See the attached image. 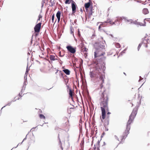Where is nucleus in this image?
I'll list each match as a JSON object with an SVG mask.
<instances>
[{"mask_svg": "<svg viewBox=\"0 0 150 150\" xmlns=\"http://www.w3.org/2000/svg\"><path fill=\"white\" fill-rule=\"evenodd\" d=\"M14 148V147H13V148H12V149H13V148Z\"/></svg>", "mask_w": 150, "mask_h": 150, "instance_id": "nucleus-61", "label": "nucleus"}, {"mask_svg": "<svg viewBox=\"0 0 150 150\" xmlns=\"http://www.w3.org/2000/svg\"><path fill=\"white\" fill-rule=\"evenodd\" d=\"M114 137V138H115V139H116L118 141H119V142L120 141L119 140V138H118V137H117L116 135H115Z\"/></svg>", "mask_w": 150, "mask_h": 150, "instance_id": "nucleus-32", "label": "nucleus"}, {"mask_svg": "<svg viewBox=\"0 0 150 150\" xmlns=\"http://www.w3.org/2000/svg\"><path fill=\"white\" fill-rule=\"evenodd\" d=\"M78 35L79 36H80V34L79 30V29H78Z\"/></svg>", "mask_w": 150, "mask_h": 150, "instance_id": "nucleus-38", "label": "nucleus"}, {"mask_svg": "<svg viewBox=\"0 0 150 150\" xmlns=\"http://www.w3.org/2000/svg\"><path fill=\"white\" fill-rule=\"evenodd\" d=\"M39 117L41 119H45V116L42 114H40L39 115Z\"/></svg>", "mask_w": 150, "mask_h": 150, "instance_id": "nucleus-24", "label": "nucleus"}, {"mask_svg": "<svg viewBox=\"0 0 150 150\" xmlns=\"http://www.w3.org/2000/svg\"><path fill=\"white\" fill-rule=\"evenodd\" d=\"M90 10L88 12V14L90 16H91L92 15V13L94 12L93 11V7L92 6H91L89 8Z\"/></svg>", "mask_w": 150, "mask_h": 150, "instance_id": "nucleus-15", "label": "nucleus"}, {"mask_svg": "<svg viewBox=\"0 0 150 150\" xmlns=\"http://www.w3.org/2000/svg\"><path fill=\"white\" fill-rule=\"evenodd\" d=\"M68 51L70 52V53L74 54L76 52V48H74L71 46H68L66 47Z\"/></svg>", "mask_w": 150, "mask_h": 150, "instance_id": "nucleus-6", "label": "nucleus"}, {"mask_svg": "<svg viewBox=\"0 0 150 150\" xmlns=\"http://www.w3.org/2000/svg\"><path fill=\"white\" fill-rule=\"evenodd\" d=\"M137 2H139V3H141L142 1H140V0H137Z\"/></svg>", "mask_w": 150, "mask_h": 150, "instance_id": "nucleus-40", "label": "nucleus"}, {"mask_svg": "<svg viewBox=\"0 0 150 150\" xmlns=\"http://www.w3.org/2000/svg\"><path fill=\"white\" fill-rule=\"evenodd\" d=\"M50 59L51 61H54L57 60V59L55 58V56L53 55H51L50 56Z\"/></svg>", "mask_w": 150, "mask_h": 150, "instance_id": "nucleus-16", "label": "nucleus"}, {"mask_svg": "<svg viewBox=\"0 0 150 150\" xmlns=\"http://www.w3.org/2000/svg\"><path fill=\"white\" fill-rule=\"evenodd\" d=\"M101 69L99 68L98 70V72H96L99 76V83L100 84L101 88L103 85L102 84L104 82V80L103 79V76H104L103 75L100 74V71H101Z\"/></svg>", "mask_w": 150, "mask_h": 150, "instance_id": "nucleus-4", "label": "nucleus"}, {"mask_svg": "<svg viewBox=\"0 0 150 150\" xmlns=\"http://www.w3.org/2000/svg\"><path fill=\"white\" fill-rule=\"evenodd\" d=\"M14 148V147H13V148H12V149H13V148Z\"/></svg>", "mask_w": 150, "mask_h": 150, "instance_id": "nucleus-60", "label": "nucleus"}, {"mask_svg": "<svg viewBox=\"0 0 150 150\" xmlns=\"http://www.w3.org/2000/svg\"><path fill=\"white\" fill-rule=\"evenodd\" d=\"M137 108H134L130 115L126 125V129L123 133V135L121 136V140L119 144L123 143L122 140L125 139L129 134L130 129V124L133 122V121L137 114Z\"/></svg>", "mask_w": 150, "mask_h": 150, "instance_id": "nucleus-1", "label": "nucleus"}, {"mask_svg": "<svg viewBox=\"0 0 150 150\" xmlns=\"http://www.w3.org/2000/svg\"><path fill=\"white\" fill-rule=\"evenodd\" d=\"M44 3H45V2L44 1V0H43L41 2V4H42L41 7H42V8L43 7V5H44Z\"/></svg>", "mask_w": 150, "mask_h": 150, "instance_id": "nucleus-34", "label": "nucleus"}, {"mask_svg": "<svg viewBox=\"0 0 150 150\" xmlns=\"http://www.w3.org/2000/svg\"><path fill=\"white\" fill-rule=\"evenodd\" d=\"M132 23H133L134 24L137 25H138V22H137L136 21H132Z\"/></svg>", "mask_w": 150, "mask_h": 150, "instance_id": "nucleus-29", "label": "nucleus"}, {"mask_svg": "<svg viewBox=\"0 0 150 150\" xmlns=\"http://www.w3.org/2000/svg\"><path fill=\"white\" fill-rule=\"evenodd\" d=\"M87 49L86 48H85L84 49V51H86V50Z\"/></svg>", "mask_w": 150, "mask_h": 150, "instance_id": "nucleus-46", "label": "nucleus"}, {"mask_svg": "<svg viewBox=\"0 0 150 150\" xmlns=\"http://www.w3.org/2000/svg\"><path fill=\"white\" fill-rule=\"evenodd\" d=\"M148 1H150V0H148Z\"/></svg>", "mask_w": 150, "mask_h": 150, "instance_id": "nucleus-58", "label": "nucleus"}, {"mask_svg": "<svg viewBox=\"0 0 150 150\" xmlns=\"http://www.w3.org/2000/svg\"><path fill=\"white\" fill-rule=\"evenodd\" d=\"M62 69L64 68V67H62Z\"/></svg>", "mask_w": 150, "mask_h": 150, "instance_id": "nucleus-57", "label": "nucleus"}, {"mask_svg": "<svg viewBox=\"0 0 150 150\" xmlns=\"http://www.w3.org/2000/svg\"><path fill=\"white\" fill-rule=\"evenodd\" d=\"M146 1H145V2H144V3H142V4H144V5H145V4H146V3H145V2H146Z\"/></svg>", "mask_w": 150, "mask_h": 150, "instance_id": "nucleus-44", "label": "nucleus"}, {"mask_svg": "<svg viewBox=\"0 0 150 150\" xmlns=\"http://www.w3.org/2000/svg\"><path fill=\"white\" fill-rule=\"evenodd\" d=\"M99 23H101V24L98 27V30H100L101 28L105 26L104 25L105 23H109L111 25H114V22L112 21V20H111L110 19H108L104 23L100 22Z\"/></svg>", "mask_w": 150, "mask_h": 150, "instance_id": "nucleus-5", "label": "nucleus"}, {"mask_svg": "<svg viewBox=\"0 0 150 150\" xmlns=\"http://www.w3.org/2000/svg\"><path fill=\"white\" fill-rule=\"evenodd\" d=\"M108 128H105V130L106 131H108Z\"/></svg>", "mask_w": 150, "mask_h": 150, "instance_id": "nucleus-45", "label": "nucleus"}, {"mask_svg": "<svg viewBox=\"0 0 150 150\" xmlns=\"http://www.w3.org/2000/svg\"><path fill=\"white\" fill-rule=\"evenodd\" d=\"M16 101V100H12L11 101H10V102H8V103L6 105H5V106H4L3 107L1 108V112L2 110V109H3L6 106H7V105L10 106V105H11V103H12V102H14V101ZM1 113H0V115L1 114Z\"/></svg>", "mask_w": 150, "mask_h": 150, "instance_id": "nucleus-14", "label": "nucleus"}, {"mask_svg": "<svg viewBox=\"0 0 150 150\" xmlns=\"http://www.w3.org/2000/svg\"><path fill=\"white\" fill-rule=\"evenodd\" d=\"M114 45L115 47L117 48H120V44L118 43L115 42Z\"/></svg>", "mask_w": 150, "mask_h": 150, "instance_id": "nucleus-22", "label": "nucleus"}, {"mask_svg": "<svg viewBox=\"0 0 150 150\" xmlns=\"http://www.w3.org/2000/svg\"><path fill=\"white\" fill-rule=\"evenodd\" d=\"M111 9V8H109L108 9V11H109Z\"/></svg>", "mask_w": 150, "mask_h": 150, "instance_id": "nucleus-47", "label": "nucleus"}, {"mask_svg": "<svg viewBox=\"0 0 150 150\" xmlns=\"http://www.w3.org/2000/svg\"><path fill=\"white\" fill-rule=\"evenodd\" d=\"M123 19L124 21L127 22V23L129 24L132 23V19H128L126 17H123Z\"/></svg>", "mask_w": 150, "mask_h": 150, "instance_id": "nucleus-12", "label": "nucleus"}, {"mask_svg": "<svg viewBox=\"0 0 150 150\" xmlns=\"http://www.w3.org/2000/svg\"><path fill=\"white\" fill-rule=\"evenodd\" d=\"M56 21H57V19L56 20V21H55L54 23H55V22H56Z\"/></svg>", "mask_w": 150, "mask_h": 150, "instance_id": "nucleus-56", "label": "nucleus"}, {"mask_svg": "<svg viewBox=\"0 0 150 150\" xmlns=\"http://www.w3.org/2000/svg\"><path fill=\"white\" fill-rule=\"evenodd\" d=\"M91 0H89V1L87 3H85L84 7L85 8L86 12H88V8H89L91 6Z\"/></svg>", "mask_w": 150, "mask_h": 150, "instance_id": "nucleus-9", "label": "nucleus"}, {"mask_svg": "<svg viewBox=\"0 0 150 150\" xmlns=\"http://www.w3.org/2000/svg\"><path fill=\"white\" fill-rule=\"evenodd\" d=\"M54 14L52 15V22L53 23V22H54Z\"/></svg>", "mask_w": 150, "mask_h": 150, "instance_id": "nucleus-30", "label": "nucleus"}, {"mask_svg": "<svg viewBox=\"0 0 150 150\" xmlns=\"http://www.w3.org/2000/svg\"><path fill=\"white\" fill-rule=\"evenodd\" d=\"M126 49H125L124 50L122 51L120 54L119 56H120V55H122L123 54L125 53V51H126Z\"/></svg>", "mask_w": 150, "mask_h": 150, "instance_id": "nucleus-27", "label": "nucleus"}, {"mask_svg": "<svg viewBox=\"0 0 150 150\" xmlns=\"http://www.w3.org/2000/svg\"><path fill=\"white\" fill-rule=\"evenodd\" d=\"M61 12L59 11H58L57 13L56 14V17L57 19V22L58 23H59V22L60 19V16H61Z\"/></svg>", "mask_w": 150, "mask_h": 150, "instance_id": "nucleus-11", "label": "nucleus"}, {"mask_svg": "<svg viewBox=\"0 0 150 150\" xmlns=\"http://www.w3.org/2000/svg\"><path fill=\"white\" fill-rule=\"evenodd\" d=\"M18 99V100H19V98H18V99Z\"/></svg>", "mask_w": 150, "mask_h": 150, "instance_id": "nucleus-63", "label": "nucleus"}, {"mask_svg": "<svg viewBox=\"0 0 150 150\" xmlns=\"http://www.w3.org/2000/svg\"><path fill=\"white\" fill-rule=\"evenodd\" d=\"M102 98H101L102 102L100 103L101 109L102 111V117L103 119H105V110H108V98L107 96L104 97L103 93L102 95Z\"/></svg>", "mask_w": 150, "mask_h": 150, "instance_id": "nucleus-2", "label": "nucleus"}, {"mask_svg": "<svg viewBox=\"0 0 150 150\" xmlns=\"http://www.w3.org/2000/svg\"><path fill=\"white\" fill-rule=\"evenodd\" d=\"M71 8L72 13H74L76 11V5L75 3L73 1L71 3Z\"/></svg>", "mask_w": 150, "mask_h": 150, "instance_id": "nucleus-8", "label": "nucleus"}, {"mask_svg": "<svg viewBox=\"0 0 150 150\" xmlns=\"http://www.w3.org/2000/svg\"><path fill=\"white\" fill-rule=\"evenodd\" d=\"M63 71L67 75H69L70 74V71L68 69H64Z\"/></svg>", "mask_w": 150, "mask_h": 150, "instance_id": "nucleus-19", "label": "nucleus"}, {"mask_svg": "<svg viewBox=\"0 0 150 150\" xmlns=\"http://www.w3.org/2000/svg\"><path fill=\"white\" fill-rule=\"evenodd\" d=\"M69 96L72 97V96L73 94H72V90L71 89H70L69 90Z\"/></svg>", "mask_w": 150, "mask_h": 150, "instance_id": "nucleus-23", "label": "nucleus"}, {"mask_svg": "<svg viewBox=\"0 0 150 150\" xmlns=\"http://www.w3.org/2000/svg\"><path fill=\"white\" fill-rule=\"evenodd\" d=\"M40 20V18H38V21H39V20Z\"/></svg>", "mask_w": 150, "mask_h": 150, "instance_id": "nucleus-50", "label": "nucleus"}, {"mask_svg": "<svg viewBox=\"0 0 150 150\" xmlns=\"http://www.w3.org/2000/svg\"><path fill=\"white\" fill-rule=\"evenodd\" d=\"M63 21H64V23H65V20H64V19Z\"/></svg>", "mask_w": 150, "mask_h": 150, "instance_id": "nucleus-53", "label": "nucleus"}, {"mask_svg": "<svg viewBox=\"0 0 150 150\" xmlns=\"http://www.w3.org/2000/svg\"><path fill=\"white\" fill-rule=\"evenodd\" d=\"M42 16L40 14H39V15L38 16V18H42Z\"/></svg>", "mask_w": 150, "mask_h": 150, "instance_id": "nucleus-39", "label": "nucleus"}, {"mask_svg": "<svg viewBox=\"0 0 150 150\" xmlns=\"http://www.w3.org/2000/svg\"><path fill=\"white\" fill-rule=\"evenodd\" d=\"M25 87H24V86H23V88L21 90V92H22V91H23V90H25Z\"/></svg>", "mask_w": 150, "mask_h": 150, "instance_id": "nucleus-42", "label": "nucleus"}, {"mask_svg": "<svg viewBox=\"0 0 150 150\" xmlns=\"http://www.w3.org/2000/svg\"><path fill=\"white\" fill-rule=\"evenodd\" d=\"M81 11L82 12V10L81 8Z\"/></svg>", "mask_w": 150, "mask_h": 150, "instance_id": "nucleus-49", "label": "nucleus"}, {"mask_svg": "<svg viewBox=\"0 0 150 150\" xmlns=\"http://www.w3.org/2000/svg\"><path fill=\"white\" fill-rule=\"evenodd\" d=\"M139 77H140V79H139V81H140L141 80H142V79H143V78H142L141 77V76H140Z\"/></svg>", "mask_w": 150, "mask_h": 150, "instance_id": "nucleus-41", "label": "nucleus"}, {"mask_svg": "<svg viewBox=\"0 0 150 150\" xmlns=\"http://www.w3.org/2000/svg\"><path fill=\"white\" fill-rule=\"evenodd\" d=\"M57 72H57H56L55 73H56V74Z\"/></svg>", "mask_w": 150, "mask_h": 150, "instance_id": "nucleus-59", "label": "nucleus"}, {"mask_svg": "<svg viewBox=\"0 0 150 150\" xmlns=\"http://www.w3.org/2000/svg\"><path fill=\"white\" fill-rule=\"evenodd\" d=\"M14 148V147H13V148H12V149H13V148Z\"/></svg>", "mask_w": 150, "mask_h": 150, "instance_id": "nucleus-62", "label": "nucleus"}, {"mask_svg": "<svg viewBox=\"0 0 150 150\" xmlns=\"http://www.w3.org/2000/svg\"><path fill=\"white\" fill-rule=\"evenodd\" d=\"M28 71H29V70L28 69V67H27V69H26V72H25V76H24V79H25H25H27V74H28Z\"/></svg>", "mask_w": 150, "mask_h": 150, "instance_id": "nucleus-21", "label": "nucleus"}, {"mask_svg": "<svg viewBox=\"0 0 150 150\" xmlns=\"http://www.w3.org/2000/svg\"><path fill=\"white\" fill-rule=\"evenodd\" d=\"M139 25H140V26H145V25H143V23H139L138 22V24Z\"/></svg>", "mask_w": 150, "mask_h": 150, "instance_id": "nucleus-35", "label": "nucleus"}, {"mask_svg": "<svg viewBox=\"0 0 150 150\" xmlns=\"http://www.w3.org/2000/svg\"><path fill=\"white\" fill-rule=\"evenodd\" d=\"M124 73V74H125V73Z\"/></svg>", "mask_w": 150, "mask_h": 150, "instance_id": "nucleus-64", "label": "nucleus"}, {"mask_svg": "<svg viewBox=\"0 0 150 150\" xmlns=\"http://www.w3.org/2000/svg\"><path fill=\"white\" fill-rule=\"evenodd\" d=\"M35 128L33 127V128H32L31 129H33V128Z\"/></svg>", "mask_w": 150, "mask_h": 150, "instance_id": "nucleus-55", "label": "nucleus"}, {"mask_svg": "<svg viewBox=\"0 0 150 150\" xmlns=\"http://www.w3.org/2000/svg\"><path fill=\"white\" fill-rule=\"evenodd\" d=\"M110 113L109 112H108L107 113V115H110Z\"/></svg>", "mask_w": 150, "mask_h": 150, "instance_id": "nucleus-48", "label": "nucleus"}, {"mask_svg": "<svg viewBox=\"0 0 150 150\" xmlns=\"http://www.w3.org/2000/svg\"><path fill=\"white\" fill-rule=\"evenodd\" d=\"M23 142H22L21 143H19L18 144V145H17V146L16 147H15V148H16L17 147H18V145H21V144L22 143H23Z\"/></svg>", "mask_w": 150, "mask_h": 150, "instance_id": "nucleus-37", "label": "nucleus"}, {"mask_svg": "<svg viewBox=\"0 0 150 150\" xmlns=\"http://www.w3.org/2000/svg\"><path fill=\"white\" fill-rule=\"evenodd\" d=\"M118 21H119L117 19V18H116V19L115 21L114 22V24L115 25H119L120 23H117Z\"/></svg>", "mask_w": 150, "mask_h": 150, "instance_id": "nucleus-20", "label": "nucleus"}, {"mask_svg": "<svg viewBox=\"0 0 150 150\" xmlns=\"http://www.w3.org/2000/svg\"><path fill=\"white\" fill-rule=\"evenodd\" d=\"M59 142H61V140H60V139H59Z\"/></svg>", "mask_w": 150, "mask_h": 150, "instance_id": "nucleus-54", "label": "nucleus"}, {"mask_svg": "<svg viewBox=\"0 0 150 150\" xmlns=\"http://www.w3.org/2000/svg\"><path fill=\"white\" fill-rule=\"evenodd\" d=\"M96 36V35L95 34V33H94L92 36L91 37V38L92 39H93L94 38V37Z\"/></svg>", "mask_w": 150, "mask_h": 150, "instance_id": "nucleus-31", "label": "nucleus"}, {"mask_svg": "<svg viewBox=\"0 0 150 150\" xmlns=\"http://www.w3.org/2000/svg\"><path fill=\"white\" fill-rule=\"evenodd\" d=\"M22 94V93H20L19 94H18V95L20 96H21V97H22V96H21V94Z\"/></svg>", "mask_w": 150, "mask_h": 150, "instance_id": "nucleus-43", "label": "nucleus"}, {"mask_svg": "<svg viewBox=\"0 0 150 150\" xmlns=\"http://www.w3.org/2000/svg\"><path fill=\"white\" fill-rule=\"evenodd\" d=\"M64 126L67 130L68 131L70 128V125L69 123V120H68L66 122L64 125Z\"/></svg>", "mask_w": 150, "mask_h": 150, "instance_id": "nucleus-10", "label": "nucleus"}, {"mask_svg": "<svg viewBox=\"0 0 150 150\" xmlns=\"http://www.w3.org/2000/svg\"><path fill=\"white\" fill-rule=\"evenodd\" d=\"M71 3V1L69 0H65V3L66 4H69Z\"/></svg>", "mask_w": 150, "mask_h": 150, "instance_id": "nucleus-26", "label": "nucleus"}, {"mask_svg": "<svg viewBox=\"0 0 150 150\" xmlns=\"http://www.w3.org/2000/svg\"><path fill=\"white\" fill-rule=\"evenodd\" d=\"M145 47H147V45H145Z\"/></svg>", "mask_w": 150, "mask_h": 150, "instance_id": "nucleus-52", "label": "nucleus"}, {"mask_svg": "<svg viewBox=\"0 0 150 150\" xmlns=\"http://www.w3.org/2000/svg\"><path fill=\"white\" fill-rule=\"evenodd\" d=\"M103 43L102 45L101 43H96L94 45V47L96 51L94 52V57L95 58L97 57H100L103 56L105 54V46L104 44Z\"/></svg>", "mask_w": 150, "mask_h": 150, "instance_id": "nucleus-3", "label": "nucleus"}, {"mask_svg": "<svg viewBox=\"0 0 150 150\" xmlns=\"http://www.w3.org/2000/svg\"><path fill=\"white\" fill-rule=\"evenodd\" d=\"M142 45V43H140L139 44L138 46V48H137V50H138V51L139 50V49H140V48L141 47Z\"/></svg>", "mask_w": 150, "mask_h": 150, "instance_id": "nucleus-28", "label": "nucleus"}, {"mask_svg": "<svg viewBox=\"0 0 150 150\" xmlns=\"http://www.w3.org/2000/svg\"><path fill=\"white\" fill-rule=\"evenodd\" d=\"M143 13L145 15L149 13V11L147 8H144L142 10Z\"/></svg>", "mask_w": 150, "mask_h": 150, "instance_id": "nucleus-17", "label": "nucleus"}, {"mask_svg": "<svg viewBox=\"0 0 150 150\" xmlns=\"http://www.w3.org/2000/svg\"><path fill=\"white\" fill-rule=\"evenodd\" d=\"M28 134L26 135L25 137L23 139L22 141V142H23L24 140H25L26 139L27 136V135H28Z\"/></svg>", "mask_w": 150, "mask_h": 150, "instance_id": "nucleus-36", "label": "nucleus"}, {"mask_svg": "<svg viewBox=\"0 0 150 150\" xmlns=\"http://www.w3.org/2000/svg\"><path fill=\"white\" fill-rule=\"evenodd\" d=\"M59 74L60 76L61 75V76H63V74L62 73L61 71H59Z\"/></svg>", "mask_w": 150, "mask_h": 150, "instance_id": "nucleus-33", "label": "nucleus"}, {"mask_svg": "<svg viewBox=\"0 0 150 150\" xmlns=\"http://www.w3.org/2000/svg\"><path fill=\"white\" fill-rule=\"evenodd\" d=\"M149 40L148 39L144 38L143 40L142 43L144 44L148 43H149Z\"/></svg>", "mask_w": 150, "mask_h": 150, "instance_id": "nucleus-18", "label": "nucleus"}, {"mask_svg": "<svg viewBox=\"0 0 150 150\" xmlns=\"http://www.w3.org/2000/svg\"><path fill=\"white\" fill-rule=\"evenodd\" d=\"M97 72H98V70L96 72V74H95L94 72H93V71H90V75L91 78H93L96 76V74L97 73H96Z\"/></svg>", "mask_w": 150, "mask_h": 150, "instance_id": "nucleus-13", "label": "nucleus"}, {"mask_svg": "<svg viewBox=\"0 0 150 150\" xmlns=\"http://www.w3.org/2000/svg\"><path fill=\"white\" fill-rule=\"evenodd\" d=\"M73 33V32L71 30V33L72 34Z\"/></svg>", "mask_w": 150, "mask_h": 150, "instance_id": "nucleus-51", "label": "nucleus"}, {"mask_svg": "<svg viewBox=\"0 0 150 150\" xmlns=\"http://www.w3.org/2000/svg\"><path fill=\"white\" fill-rule=\"evenodd\" d=\"M41 23H39L35 26L34 27L35 32L36 33L39 32L41 26Z\"/></svg>", "mask_w": 150, "mask_h": 150, "instance_id": "nucleus-7", "label": "nucleus"}, {"mask_svg": "<svg viewBox=\"0 0 150 150\" xmlns=\"http://www.w3.org/2000/svg\"><path fill=\"white\" fill-rule=\"evenodd\" d=\"M123 17H116V18H117V19L119 21H121L122 20H123Z\"/></svg>", "mask_w": 150, "mask_h": 150, "instance_id": "nucleus-25", "label": "nucleus"}]
</instances>
